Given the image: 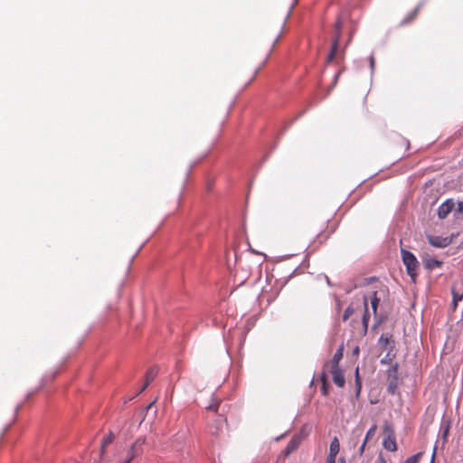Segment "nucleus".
Listing matches in <instances>:
<instances>
[{"label": "nucleus", "mask_w": 463, "mask_h": 463, "mask_svg": "<svg viewBox=\"0 0 463 463\" xmlns=\"http://www.w3.org/2000/svg\"><path fill=\"white\" fill-rule=\"evenodd\" d=\"M378 463H388V462L386 461V459L382 455H379V457H378Z\"/></svg>", "instance_id": "2f4dec72"}, {"label": "nucleus", "mask_w": 463, "mask_h": 463, "mask_svg": "<svg viewBox=\"0 0 463 463\" xmlns=\"http://www.w3.org/2000/svg\"><path fill=\"white\" fill-rule=\"evenodd\" d=\"M354 378H355L354 382H355V381H357V379H360V375H359V368H358V367L355 369V372H354Z\"/></svg>", "instance_id": "473e14b6"}, {"label": "nucleus", "mask_w": 463, "mask_h": 463, "mask_svg": "<svg viewBox=\"0 0 463 463\" xmlns=\"http://www.w3.org/2000/svg\"><path fill=\"white\" fill-rule=\"evenodd\" d=\"M336 457L327 455L326 463H335Z\"/></svg>", "instance_id": "cd10ccee"}, {"label": "nucleus", "mask_w": 463, "mask_h": 463, "mask_svg": "<svg viewBox=\"0 0 463 463\" xmlns=\"http://www.w3.org/2000/svg\"><path fill=\"white\" fill-rule=\"evenodd\" d=\"M220 403H221L220 400L213 398L212 400V402L206 407V410L213 411H217Z\"/></svg>", "instance_id": "f3484780"}, {"label": "nucleus", "mask_w": 463, "mask_h": 463, "mask_svg": "<svg viewBox=\"0 0 463 463\" xmlns=\"http://www.w3.org/2000/svg\"><path fill=\"white\" fill-rule=\"evenodd\" d=\"M402 262L406 267V270L408 275L411 277V280L414 282L417 278V269L419 268V261L416 257L409 250L405 249L401 250Z\"/></svg>", "instance_id": "f03ea898"}, {"label": "nucleus", "mask_w": 463, "mask_h": 463, "mask_svg": "<svg viewBox=\"0 0 463 463\" xmlns=\"http://www.w3.org/2000/svg\"><path fill=\"white\" fill-rule=\"evenodd\" d=\"M376 430H377V425L376 424H373L367 431L366 435H365V439L364 440L367 442L370 439H372L375 432H376Z\"/></svg>", "instance_id": "aec40b11"}, {"label": "nucleus", "mask_w": 463, "mask_h": 463, "mask_svg": "<svg viewBox=\"0 0 463 463\" xmlns=\"http://www.w3.org/2000/svg\"><path fill=\"white\" fill-rule=\"evenodd\" d=\"M383 446L385 449L391 452H394L397 450L398 446L396 443L395 435L391 434L390 436H384L383 440Z\"/></svg>", "instance_id": "9b49d317"}, {"label": "nucleus", "mask_w": 463, "mask_h": 463, "mask_svg": "<svg viewBox=\"0 0 463 463\" xmlns=\"http://www.w3.org/2000/svg\"><path fill=\"white\" fill-rule=\"evenodd\" d=\"M334 383L340 388L345 386V379L341 368L329 369Z\"/></svg>", "instance_id": "1a4fd4ad"}, {"label": "nucleus", "mask_w": 463, "mask_h": 463, "mask_svg": "<svg viewBox=\"0 0 463 463\" xmlns=\"http://www.w3.org/2000/svg\"><path fill=\"white\" fill-rule=\"evenodd\" d=\"M364 302L365 311L363 316V324H364V328L367 329L368 320H369V313L367 310V298L365 297H364Z\"/></svg>", "instance_id": "a211bd4d"}, {"label": "nucleus", "mask_w": 463, "mask_h": 463, "mask_svg": "<svg viewBox=\"0 0 463 463\" xmlns=\"http://www.w3.org/2000/svg\"><path fill=\"white\" fill-rule=\"evenodd\" d=\"M320 380H321V383H322L321 392H322L323 395L327 396L328 395L329 384L327 383V376H326V374L325 373H323L321 374Z\"/></svg>", "instance_id": "ddd939ff"}, {"label": "nucleus", "mask_w": 463, "mask_h": 463, "mask_svg": "<svg viewBox=\"0 0 463 463\" xmlns=\"http://www.w3.org/2000/svg\"><path fill=\"white\" fill-rule=\"evenodd\" d=\"M302 441V438L299 435H294L290 440L288 441V445L286 446L285 449L283 450V453L285 457H288L290 455L293 451H295L300 445Z\"/></svg>", "instance_id": "423d86ee"}, {"label": "nucleus", "mask_w": 463, "mask_h": 463, "mask_svg": "<svg viewBox=\"0 0 463 463\" xmlns=\"http://www.w3.org/2000/svg\"><path fill=\"white\" fill-rule=\"evenodd\" d=\"M150 383H148V382H147V380L146 379V380H145V383H144V385H143V387H142V389H141L140 392H142L143 391H145V390L148 387V385H149Z\"/></svg>", "instance_id": "7c9ffc66"}, {"label": "nucleus", "mask_w": 463, "mask_h": 463, "mask_svg": "<svg viewBox=\"0 0 463 463\" xmlns=\"http://www.w3.org/2000/svg\"><path fill=\"white\" fill-rule=\"evenodd\" d=\"M150 383H148V382H147V380L146 379V380H145V383H144V385H143V387H142V389H141L140 392H142L143 391H145V390L148 387V385H149Z\"/></svg>", "instance_id": "c756f323"}, {"label": "nucleus", "mask_w": 463, "mask_h": 463, "mask_svg": "<svg viewBox=\"0 0 463 463\" xmlns=\"http://www.w3.org/2000/svg\"><path fill=\"white\" fill-rule=\"evenodd\" d=\"M454 208V203L452 200H447L438 209V215L439 219H445L449 213Z\"/></svg>", "instance_id": "9d476101"}, {"label": "nucleus", "mask_w": 463, "mask_h": 463, "mask_svg": "<svg viewBox=\"0 0 463 463\" xmlns=\"http://www.w3.org/2000/svg\"><path fill=\"white\" fill-rule=\"evenodd\" d=\"M343 352H344V345H342L339 346L337 351L335 353L332 360L329 363L326 364L325 367L329 368V369L340 368L339 362L343 358Z\"/></svg>", "instance_id": "0eeeda50"}, {"label": "nucleus", "mask_w": 463, "mask_h": 463, "mask_svg": "<svg viewBox=\"0 0 463 463\" xmlns=\"http://www.w3.org/2000/svg\"><path fill=\"white\" fill-rule=\"evenodd\" d=\"M366 443H367V442H366L365 440H364V442H363L362 446L360 447V449H359V453H360V455H363V453H364V449H365V445H366Z\"/></svg>", "instance_id": "c85d7f7f"}, {"label": "nucleus", "mask_w": 463, "mask_h": 463, "mask_svg": "<svg viewBox=\"0 0 463 463\" xmlns=\"http://www.w3.org/2000/svg\"><path fill=\"white\" fill-rule=\"evenodd\" d=\"M370 62H371V66L373 68L374 65V58L373 56H371V58H370Z\"/></svg>", "instance_id": "f704fd0d"}, {"label": "nucleus", "mask_w": 463, "mask_h": 463, "mask_svg": "<svg viewBox=\"0 0 463 463\" xmlns=\"http://www.w3.org/2000/svg\"><path fill=\"white\" fill-rule=\"evenodd\" d=\"M145 443L144 438L137 439L130 447V449L128 451V456L130 457V459H134L136 457L140 455L142 453V446Z\"/></svg>", "instance_id": "6e6552de"}, {"label": "nucleus", "mask_w": 463, "mask_h": 463, "mask_svg": "<svg viewBox=\"0 0 463 463\" xmlns=\"http://www.w3.org/2000/svg\"><path fill=\"white\" fill-rule=\"evenodd\" d=\"M452 296H453V299L456 300V301H460L463 298V291L462 292H459V291H457L455 290L454 288L452 289Z\"/></svg>", "instance_id": "a878e982"}, {"label": "nucleus", "mask_w": 463, "mask_h": 463, "mask_svg": "<svg viewBox=\"0 0 463 463\" xmlns=\"http://www.w3.org/2000/svg\"><path fill=\"white\" fill-rule=\"evenodd\" d=\"M340 450V443L337 437H335L330 443L328 455L336 457Z\"/></svg>", "instance_id": "f8f14e48"}, {"label": "nucleus", "mask_w": 463, "mask_h": 463, "mask_svg": "<svg viewBox=\"0 0 463 463\" xmlns=\"http://www.w3.org/2000/svg\"><path fill=\"white\" fill-rule=\"evenodd\" d=\"M458 303V301L452 299L451 307H452L453 310H455L457 308Z\"/></svg>", "instance_id": "72a5a7b5"}, {"label": "nucleus", "mask_w": 463, "mask_h": 463, "mask_svg": "<svg viewBox=\"0 0 463 463\" xmlns=\"http://www.w3.org/2000/svg\"><path fill=\"white\" fill-rule=\"evenodd\" d=\"M377 294H378L377 291H373L370 298H371V307H372V309H373V312L374 315L376 314L377 307H378V305L380 302V298L377 297Z\"/></svg>", "instance_id": "4468645a"}, {"label": "nucleus", "mask_w": 463, "mask_h": 463, "mask_svg": "<svg viewBox=\"0 0 463 463\" xmlns=\"http://www.w3.org/2000/svg\"><path fill=\"white\" fill-rule=\"evenodd\" d=\"M342 463H345V458H341Z\"/></svg>", "instance_id": "4c0bfd02"}, {"label": "nucleus", "mask_w": 463, "mask_h": 463, "mask_svg": "<svg viewBox=\"0 0 463 463\" xmlns=\"http://www.w3.org/2000/svg\"><path fill=\"white\" fill-rule=\"evenodd\" d=\"M342 26H343V20L342 18L339 16L337 17L335 23V37H334V41H333V44H332V48H331V51L327 56V62H331L335 56V53L337 52V49H338V44H339V41H340V37H341V33H340V31L342 29Z\"/></svg>", "instance_id": "7ed1b4c3"}, {"label": "nucleus", "mask_w": 463, "mask_h": 463, "mask_svg": "<svg viewBox=\"0 0 463 463\" xmlns=\"http://www.w3.org/2000/svg\"><path fill=\"white\" fill-rule=\"evenodd\" d=\"M388 387L390 393L394 394L398 387V364H394L387 371Z\"/></svg>", "instance_id": "20e7f679"}, {"label": "nucleus", "mask_w": 463, "mask_h": 463, "mask_svg": "<svg viewBox=\"0 0 463 463\" xmlns=\"http://www.w3.org/2000/svg\"><path fill=\"white\" fill-rule=\"evenodd\" d=\"M358 353H359V347H355V349L354 350V354H357Z\"/></svg>", "instance_id": "e433bc0d"}, {"label": "nucleus", "mask_w": 463, "mask_h": 463, "mask_svg": "<svg viewBox=\"0 0 463 463\" xmlns=\"http://www.w3.org/2000/svg\"><path fill=\"white\" fill-rule=\"evenodd\" d=\"M354 313V308L351 307H348L345 312H344V315H343V320L344 321H346Z\"/></svg>", "instance_id": "b1692460"}, {"label": "nucleus", "mask_w": 463, "mask_h": 463, "mask_svg": "<svg viewBox=\"0 0 463 463\" xmlns=\"http://www.w3.org/2000/svg\"><path fill=\"white\" fill-rule=\"evenodd\" d=\"M298 2V0H293L284 17L275 26H272L271 23H269L262 30L255 49V54L258 55L260 52H262L263 54L260 57L259 65L254 69L248 84L256 79L258 73L260 71V70H262V68L269 60L277 43L284 33L287 22L291 15L292 10L297 5Z\"/></svg>", "instance_id": "f257e3e1"}, {"label": "nucleus", "mask_w": 463, "mask_h": 463, "mask_svg": "<svg viewBox=\"0 0 463 463\" xmlns=\"http://www.w3.org/2000/svg\"><path fill=\"white\" fill-rule=\"evenodd\" d=\"M114 440V434L112 432H109L102 440L101 443V453H104L105 448L112 443Z\"/></svg>", "instance_id": "dca6fc26"}, {"label": "nucleus", "mask_w": 463, "mask_h": 463, "mask_svg": "<svg viewBox=\"0 0 463 463\" xmlns=\"http://www.w3.org/2000/svg\"><path fill=\"white\" fill-rule=\"evenodd\" d=\"M157 374V370L156 368H151L146 372V379L148 383H152Z\"/></svg>", "instance_id": "6ab92c4d"}, {"label": "nucleus", "mask_w": 463, "mask_h": 463, "mask_svg": "<svg viewBox=\"0 0 463 463\" xmlns=\"http://www.w3.org/2000/svg\"><path fill=\"white\" fill-rule=\"evenodd\" d=\"M361 391H362V382H361V379H357V381H355V397L356 398H359Z\"/></svg>", "instance_id": "393cba45"}, {"label": "nucleus", "mask_w": 463, "mask_h": 463, "mask_svg": "<svg viewBox=\"0 0 463 463\" xmlns=\"http://www.w3.org/2000/svg\"><path fill=\"white\" fill-rule=\"evenodd\" d=\"M225 421H226V420H225V419H224L223 420H218V421H217V423H216V427H215V430H211V432H212V434H213V436H216V437H217V436H219L220 431H221V430H222V423H223V422H225Z\"/></svg>", "instance_id": "412c9836"}, {"label": "nucleus", "mask_w": 463, "mask_h": 463, "mask_svg": "<svg viewBox=\"0 0 463 463\" xmlns=\"http://www.w3.org/2000/svg\"><path fill=\"white\" fill-rule=\"evenodd\" d=\"M442 265V261L436 259H429L425 261V267L429 269L439 268Z\"/></svg>", "instance_id": "2eb2a0df"}, {"label": "nucleus", "mask_w": 463, "mask_h": 463, "mask_svg": "<svg viewBox=\"0 0 463 463\" xmlns=\"http://www.w3.org/2000/svg\"><path fill=\"white\" fill-rule=\"evenodd\" d=\"M427 239L429 243L436 248H445L452 242V239L449 237L430 235Z\"/></svg>", "instance_id": "39448f33"}, {"label": "nucleus", "mask_w": 463, "mask_h": 463, "mask_svg": "<svg viewBox=\"0 0 463 463\" xmlns=\"http://www.w3.org/2000/svg\"><path fill=\"white\" fill-rule=\"evenodd\" d=\"M418 10H413L408 16L402 22V24H406L410 22H411L417 15Z\"/></svg>", "instance_id": "4be33fe9"}, {"label": "nucleus", "mask_w": 463, "mask_h": 463, "mask_svg": "<svg viewBox=\"0 0 463 463\" xmlns=\"http://www.w3.org/2000/svg\"><path fill=\"white\" fill-rule=\"evenodd\" d=\"M380 343L387 345L390 343V337L388 335H382L380 337Z\"/></svg>", "instance_id": "bb28decb"}, {"label": "nucleus", "mask_w": 463, "mask_h": 463, "mask_svg": "<svg viewBox=\"0 0 463 463\" xmlns=\"http://www.w3.org/2000/svg\"><path fill=\"white\" fill-rule=\"evenodd\" d=\"M384 436H390L391 434L395 435L394 430L389 424H385L383 427Z\"/></svg>", "instance_id": "5701e85b"}, {"label": "nucleus", "mask_w": 463, "mask_h": 463, "mask_svg": "<svg viewBox=\"0 0 463 463\" xmlns=\"http://www.w3.org/2000/svg\"><path fill=\"white\" fill-rule=\"evenodd\" d=\"M133 459H130V457L128 456V458L123 463H130Z\"/></svg>", "instance_id": "c9c22d12"}]
</instances>
